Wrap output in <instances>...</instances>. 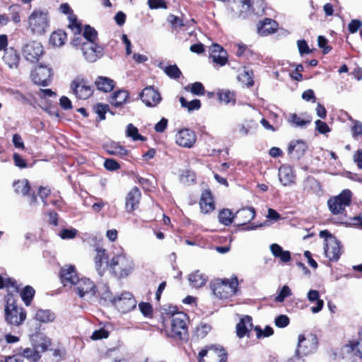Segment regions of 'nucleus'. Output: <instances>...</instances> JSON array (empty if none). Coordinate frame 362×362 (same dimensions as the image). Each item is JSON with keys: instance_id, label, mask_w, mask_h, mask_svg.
Masks as SVG:
<instances>
[{"instance_id": "obj_1", "label": "nucleus", "mask_w": 362, "mask_h": 362, "mask_svg": "<svg viewBox=\"0 0 362 362\" xmlns=\"http://www.w3.org/2000/svg\"><path fill=\"white\" fill-rule=\"evenodd\" d=\"M134 267L133 259L122 249L112 257L109 264L110 271L118 279L127 277L133 272Z\"/></svg>"}, {"instance_id": "obj_2", "label": "nucleus", "mask_w": 362, "mask_h": 362, "mask_svg": "<svg viewBox=\"0 0 362 362\" xmlns=\"http://www.w3.org/2000/svg\"><path fill=\"white\" fill-rule=\"evenodd\" d=\"M28 29L33 35H43L49 28V16L47 10L35 9L28 18Z\"/></svg>"}, {"instance_id": "obj_3", "label": "nucleus", "mask_w": 362, "mask_h": 362, "mask_svg": "<svg viewBox=\"0 0 362 362\" xmlns=\"http://www.w3.org/2000/svg\"><path fill=\"white\" fill-rule=\"evenodd\" d=\"M170 329L168 331V335L175 339H185L188 336L187 315L182 312L173 313L170 317Z\"/></svg>"}, {"instance_id": "obj_4", "label": "nucleus", "mask_w": 362, "mask_h": 362, "mask_svg": "<svg viewBox=\"0 0 362 362\" xmlns=\"http://www.w3.org/2000/svg\"><path fill=\"white\" fill-rule=\"evenodd\" d=\"M238 286L237 277L231 279H216L211 284L213 293L220 299H226L234 296L238 291Z\"/></svg>"}, {"instance_id": "obj_5", "label": "nucleus", "mask_w": 362, "mask_h": 362, "mask_svg": "<svg viewBox=\"0 0 362 362\" xmlns=\"http://www.w3.org/2000/svg\"><path fill=\"white\" fill-rule=\"evenodd\" d=\"M5 318L11 325L19 326L26 318V313L22 308H18L13 297L9 293L6 296Z\"/></svg>"}, {"instance_id": "obj_6", "label": "nucleus", "mask_w": 362, "mask_h": 362, "mask_svg": "<svg viewBox=\"0 0 362 362\" xmlns=\"http://www.w3.org/2000/svg\"><path fill=\"white\" fill-rule=\"evenodd\" d=\"M352 199V192L345 189L338 195L330 197L327 201V206L330 212L334 215L342 214L346 207L350 206Z\"/></svg>"}, {"instance_id": "obj_7", "label": "nucleus", "mask_w": 362, "mask_h": 362, "mask_svg": "<svg viewBox=\"0 0 362 362\" xmlns=\"http://www.w3.org/2000/svg\"><path fill=\"white\" fill-rule=\"evenodd\" d=\"M317 346L318 339L315 334H299L296 354L298 357L312 354L317 351Z\"/></svg>"}, {"instance_id": "obj_8", "label": "nucleus", "mask_w": 362, "mask_h": 362, "mask_svg": "<svg viewBox=\"0 0 362 362\" xmlns=\"http://www.w3.org/2000/svg\"><path fill=\"white\" fill-rule=\"evenodd\" d=\"M199 362H226L227 354L221 346L211 345L199 353Z\"/></svg>"}, {"instance_id": "obj_9", "label": "nucleus", "mask_w": 362, "mask_h": 362, "mask_svg": "<svg viewBox=\"0 0 362 362\" xmlns=\"http://www.w3.org/2000/svg\"><path fill=\"white\" fill-rule=\"evenodd\" d=\"M53 71L52 68L43 65L39 64L35 67L30 72V78L32 81L40 86H49L52 80Z\"/></svg>"}, {"instance_id": "obj_10", "label": "nucleus", "mask_w": 362, "mask_h": 362, "mask_svg": "<svg viewBox=\"0 0 362 362\" xmlns=\"http://www.w3.org/2000/svg\"><path fill=\"white\" fill-rule=\"evenodd\" d=\"M111 302L122 313L134 310L137 303L132 293L128 291L115 296L111 299Z\"/></svg>"}, {"instance_id": "obj_11", "label": "nucleus", "mask_w": 362, "mask_h": 362, "mask_svg": "<svg viewBox=\"0 0 362 362\" xmlns=\"http://www.w3.org/2000/svg\"><path fill=\"white\" fill-rule=\"evenodd\" d=\"M255 210L253 207H245L238 210L234 216V219L237 221L238 226H243V229L245 230H251L257 229L261 227L262 225H255L251 223L247 226V223H250L255 217Z\"/></svg>"}, {"instance_id": "obj_12", "label": "nucleus", "mask_w": 362, "mask_h": 362, "mask_svg": "<svg viewBox=\"0 0 362 362\" xmlns=\"http://www.w3.org/2000/svg\"><path fill=\"white\" fill-rule=\"evenodd\" d=\"M343 252V246L337 238H331L324 245V252L329 261L337 262Z\"/></svg>"}, {"instance_id": "obj_13", "label": "nucleus", "mask_w": 362, "mask_h": 362, "mask_svg": "<svg viewBox=\"0 0 362 362\" xmlns=\"http://www.w3.org/2000/svg\"><path fill=\"white\" fill-rule=\"evenodd\" d=\"M23 54L27 61L37 62L43 54V47L40 42H30L23 47Z\"/></svg>"}, {"instance_id": "obj_14", "label": "nucleus", "mask_w": 362, "mask_h": 362, "mask_svg": "<svg viewBox=\"0 0 362 362\" xmlns=\"http://www.w3.org/2000/svg\"><path fill=\"white\" fill-rule=\"evenodd\" d=\"M71 88L77 98L86 100L92 95L93 88L88 85L83 78L77 77L71 84Z\"/></svg>"}, {"instance_id": "obj_15", "label": "nucleus", "mask_w": 362, "mask_h": 362, "mask_svg": "<svg viewBox=\"0 0 362 362\" xmlns=\"http://www.w3.org/2000/svg\"><path fill=\"white\" fill-rule=\"evenodd\" d=\"M81 50L85 59L89 62H95L103 53V48L97 43H83Z\"/></svg>"}, {"instance_id": "obj_16", "label": "nucleus", "mask_w": 362, "mask_h": 362, "mask_svg": "<svg viewBox=\"0 0 362 362\" xmlns=\"http://www.w3.org/2000/svg\"><path fill=\"white\" fill-rule=\"evenodd\" d=\"M176 144L182 147L191 148L197 141L194 131L185 128L180 129L175 136Z\"/></svg>"}, {"instance_id": "obj_17", "label": "nucleus", "mask_w": 362, "mask_h": 362, "mask_svg": "<svg viewBox=\"0 0 362 362\" xmlns=\"http://www.w3.org/2000/svg\"><path fill=\"white\" fill-rule=\"evenodd\" d=\"M139 97L148 107H156L162 99L160 93L152 86L146 87L140 93Z\"/></svg>"}, {"instance_id": "obj_18", "label": "nucleus", "mask_w": 362, "mask_h": 362, "mask_svg": "<svg viewBox=\"0 0 362 362\" xmlns=\"http://www.w3.org/2000/svg\"><path fill=\"white\" fill-rule=\"evenodd\" d=\"M75 289L80 297H84L86 295L93 296L96 293V287L90 279L88 278L78 277V280L74 284Z\"/></svg>"}, {"instance_id": "obj_19", "label": "nucleus", "mask_w": 362, "mask_h": 362, "mask_svg": "<svg viewBox=\"0 0 362 362\" xmlns=\"http://www.w3.org/2000/svg\"><path fill=\"white\" fill-rule=\"evenodd\" d=\"M59 11L66 15H68V19L69 23L68 25L69 28L75 33L79 34L81 33V24L78 21L76 16L74 13L73 10L71 8L67 3L62 4L59 7Z\"/></svg>"}, {"instance_id": "obj_20", "label": "nucleus", "mask_w": 362, "mask_h": 362, "mask_svg": "<svg viewBox=\"0 0 362 362\" xmlns=\"http://www.w3.org/2000/svg\"><path fill=\"white\" fill-rule=\"evenodd\" d=\"M60 279L64 286L68 285H74L78 280V276L76 268L73 265H69L62 267L59 274Z\"/></svg>"}, {"instance_id": "obj_21", "label": "nucleus", "mask_w": 362, "mask_h": 362, "mask_svg": "<svg viewBox=\"0 0 362 362\" xmlns=\"http://www.w3.org/2000/svg\"><path fill=\"white\" fill-rule=\"evenodd\" d=\"M253 327L252 318L250 315H244L240 319L239 322L236 325V335L238 338L242 339L245 337L250 336V332Z\"/></svg>"}, {"instance_id": "obj_22", "label": "nucleus", "mask_w": 362, "mask_h": 362, "mask_svg": "<svg viewBox=\"0 0 362 362\" xmlns=\"http://www.w3.org/2000/svg\"><path fill=\"white\" fill-rule=\"evenodd\" d=\"M95 266L97 272L102 276L105 271L109 267L110 262L107 261L108 255L105 249L97 247L95 249Z\"/></svg>"}, {"instance_id": "obj_23", "label": "nucleus", "mask_w": 362, "mask_h": 362, "mask_svg": "<svg viewBox=\"0 0 362 362\" xmlns=\"http://www.w3.org/2000/svg\"><path fill=\"white\" fill-rule=\"evenodd\" d=\"M307 148V144L303 140L291 141L288 146V153L292 158L299 160L304 155Z\"/></svg>"}, {"instance_id": "obj_24", "label": "nucleus", "mask_w": 362, "mask_h": 362, "mask_svg": "<svg viewBox=\"0 0 362 362\" xmlns=\"http://www.w3.org/2000/svg\"><path fill=\"white\" fill-rule=\"evenodd\" d=\"M141 197V192L137 187H133L126 197V210L127 212H133L139 206Z\"/></svg>"}, {"instance_id": "obj_25", "label": "nucleus", "mask_w": 362, "mask_h": 362, "mask_svg": "<svg viewBox=\"0 0 362 362\" xmlns=\"http://www.w3.org/2000/svg\"><path fill=\"white\" fill-rule=\"evenodd\" d=\"M279 179L284 186H288L295 182V175L289 165H281L279 169Z\"/></svg>"}, {"instance_id": "obj_26", "label": "nucleus", "mask_w": 362, "mask_h": 362, "mask_svg": "<svg viewBox=\"0 0 362 362\" xmlns=\"http://www.w3.org/2000/svg\"><path fill=\"white\" fill-rule=\"evenodd\" d=\"M199 205L203 213L211 212L215 209L214 201L210 190H204L202 193Z\"/></svg>"}, {"instance_id": "obj_27", "label": "nucleus", "mask_w": 362, "mask_h": 362, "mask_svg": "<svg viewBox=\"0 0 362 362\" xmlns=\"http://www.w3.org/2000/svg\"><path fill=\"white\" fill-rule=\"evenodd\" d=\"M257 29L260 35L267 36L277 30L278 23L274 20L266 18L260 22Z\"/></svg>"}, {"instance_id": "obj_28", "label": "nucleus", "mask_w": 362, "mask_h": 362, "mask_svg": "<svg viewBox=\"0 0 362 362\" xmlns=\"http://www.w3.org/2000/svg\"><path fill=\"white\" fill-rule=\"evenodd\" d=\"M104 149L111 156L124 157L128 154V150L118 142L110 141L104 144Z\"/></svg>"}, {"instance_id": "obj_29", "label": "nucleus", "mask_w": 362, "mask_h": 362, "mask_svg": "<svg viewBox=\"0 0 362 362\" xmlns=\"http://www.w3.org/2000/svg\"><path fill=\"white\" fill-rule=\"evenodd\" d=\"M213 62L220 65L224 66L228 61L226 52L223 47L218 44H214L212 46V53L211 54Z\"/></svg>"}, {"instance_id": "obj_30", "label": "nucleus", "mask_w": 362, "mask_h": 362, "mask_svg": "<svg viewBox=\"0 0 362 362\" xmlns=\"http://www.w3.org/2000/svg\"><path fill=\"white\" fill-rule=\"evenodd\" d=\"M3 59L10 68H17L19 64L20 56L17 50L10 47L5 49Z\"/></svg>"}, {"instance_id": "obj_31", "label": "nucleus", "mask_w": 362, "mask_h": 362, "mask_svg": "<svg viewBox=\"0 0 362 362\" xmlns=\"http://www.w3.org/2000/svg\"><path fill=\"white\" fill-rule=\"evenodd\" d=\"M269 247L273 256L279 258L281 262L288 263L290 262L291 257L289 251L284 250L283 247L277 243L272 244Z\"/></svg>"}, {"instance_id": "obj_32", "label": "nucleus", "mask_w": 362, "mask_h": 362, "mask_svg": "<svg viewBox=\"0 0 362 362\" xmlns=\"http://www.w3.org/2000/svg\"><path fill=\"white\" fill-rule=\"evenodd\" d=\"M129 94L126 90H119L115 91L110 98V103L115 107H120L127 103Z\"/></svg>"}, {"instance_id": "obj_33", "label": "nucleus", "mask_w": 362, "mask_h": 362, "mask_svg": "<svg viewBox=\"0 0 362 362\" xmlns=\"http://www.w3.org/2000/svg\"><path fill=\"white\" fill-rule=\"evenodd\" d=\"M188 280L192 286L200 288L204 286L207 281V276L201 273L199 270H196L188 276Z\"/></svg>"}, {"instance_id": "obj_34", "label": "nucleus", "mask_w": 362, "mask_h": 362, "mask_svg": "<svg viewBox=\"0 0 362 362\" xmlns=\"http://www.w3.org/2000/svg\"><path fill=\"white\" fill-rule=\"evenodd\" d=\"M307 298L310 302H316V305L311 308L313 313H317L322 310L324 301L320 298V293L318 291L310 290L307 294Z\"/></svg>"}, {"instance_id": "obj_35", "label": "nucleus", "mask_w": 362, "mask_h": 362, "mask_svg": "<svg viewBox=\"0 0 362 362\" xmlns=\"http://www.w3.org/2000/svg\"><path fill=\"white\" fill-rule=\"evenodd\" d=\"M157 66L171 79L177 80L182 76V72L176 64L164 66L163 62H160Z\"/></svg>"}, {"instance_id": "obj_36", "label": "nucleus", "mask_w": 362, "mask_h": 362, "mask_svg": "<svg viewBox=\"0 0 362 362\" xmlns=\"http://www.w3.org/2000/svg\"><path fill=\"white\" fill-rule=\"evenodd\" d=\"M95 85L98 90L107 93L113 90L115 83L110 78L98 76L95 81Z\"/></svg>"}, {"instance_id": "obj_37", "label": "nucleus", "mask_w": 362, "mask_h": 362, "mask_svg": "<svg viewBox=\"0 0 362 362\" xmlns=\"http://www.w3.org/2000/svg\"><path fill=\"white\" fill-rule=\"evenodd\" d=\"M238 80L247 87L250 88L254 86V73L251 69L244 67L243 70L238 74Z\"/></svg>"}, {"instance_id": "obj_38", "label": "nucleus", "mask_w": 362, "mask_h": 362, "mask_svg": "<svg viewBox=\"0 0 362 362\" xmlns=\"http://www.w3.org/2000/svg\"><path fill=\"white\" fill-rule=\"evenodd\" d=\"M235 3L240 8L239 13L240 18H246L253 12L250 0H235Z\"/></svg>"}, {"instance_id": "obj_39", "label": "nucleus", "mask_w": 362, "mask_h": 362, "mask_svg": "<svg viewBox=\"0 0 362 362\" xmlns=\"http://www.w3.org/2000/svg\"><path fill=\"white\" fill-rule=\"evenodd\" d=\"M303 189L308 192L318 193L321 189L320 182L313 177H308L303 182Z\"/></svg>"}, {"instance_id": "obj_40", "label": "nucleus", "mask_w": 362, "mask_h": 362, "mask_svg": "<svg viewBox=\"0 0 362 362\" xmlns=\"http://www.w3.org/2000/svg\"><path fill=\"white\" fill-rule=\"evenodd\" d=\"M66 40V33L62 30H59L57 31L53 32L49 37V42L54 46L60 47L65 43V40Z\"/></svg>"}, {"instance_id": "obj_41", "label": "nucleus", "mask_w": 362, "mask_h": 362, "mask_svg": "<svg viewBox=\"0 0 362 362\" xmlns=\"http://www.w3.org/2000/svg\"><path fill=\"white\" fill-rule=\"evenodd\" d=\"M55 318L54 313L49 310H38L35 313V319L42 322H52Z\"/></svg>"}, {"instance_id": "obj_42", "label": "nucleus", "mask_w": 362, "mask_h": 362, "mask_svg": "<svg viewBox=\"0 0 362 362\" xmlns=\"http://www.w3.org/2000/svg\"><path fill=\"white\" fill-rule=\"evenodd\" d=\"M35 289L30 286H25L22 289V291L20 292V296L25 305L28 306L30 305L35 296Z\"/></svg>"}, {"instance_id": "obj_43", "label": "nucleus", "mask_w": 362, "mask_h": 362, "mask_svg": "<svg viewBox=\"0 0 362 362\" xmlns=\"http://www.w3.org/2000/svg\"><path fill=\"white\" fill-rule=\"evenodd\" d=\"M126 136L131 138L133 141H146V137L139 133L137 127L133 124H129L126 129Z\"/></svg>"}, {"instance_id": "obj_44", "label": "nucleus", "mask_w": 362, "mask_h": 362, "mask_svg": "<svg viewBox=\"0 0 362 362\" xmlns=\"http://www.w3.org/2000/svg\"><path fill=\"white\" fill-rule=\"evenodd\" d=\"M234 220V215L230 210L224 209L220 211L218 214V221L224 226H229Z\"/></svg>"}, {"instance_id": "obj_45", "label": "nucleus", "mask_w": 362, "mask_h": 362, "mask_svg": "<svg viewBox=\"0 0 362 362\" xmlns=\"http://www.w3.org/2000/svg\"><path fill=\"white\" fill-rule=\"evenodd\" d=\"M83 37L85 40H87L86 42L96 43V40L98 39V33L94 28L89 25H86L84 27Z\"/></svg>"}, {"instance_id": "obj_46", "label": "nucleus", "mask_w": 362, "mask_h": 362, "mask_svg": "<svg viewBox=\"0 0 362 362\" xmlns=\"http://www.w3.org/2000/svg\"><path fill=\"white\" fill-rule=\"evenodd\" d=\"M180 103L182 107H185L189 112L198 110L201 107V101L199 99H194L188 102L184 97L180 98Z\"/></svg>"}, {"instance_id": "obj_47", "label": "nucleus", "mask_w": 362, "mask_h": 362, "mask_svg": "<svg viewBox=\"0 0 362 362\" xmlns=\"http://www.w3.org/2000/svg\"><path fill=\"white\" fill-rule=\"evenodd\" d=\"M13 187L16 193H21L23 196L28 194L30 186L28 180H18L14 182Z\"/></svg>"}, {"instance_id": "obj_48", "label": "nucleus", "mask_w": 362, "mask_h": 362, "mask_svg": "<svg viewBox=\"0 0 362 362\" xmlns=\"http://www.w3.org/2000/svg\"><path fill=\"white\" fill-rule=\"evenodd\" d=\"M23 356V359L27 358L33 362H37L40 358V354L36 351L35 348H25L23 349L22 353H21Z\"/></svg>"}, {"instance_id": "obj_49", "label": "nucleus", "mask_w": 362, "mask_h": 362, "mask_svg": "<svg viewBox=\"0 0 362 362\" xmlns=\"http://www.w3.org/2000/svg\"><path fill=\"white\" fill-rule=\"evenodd\" d=\"M218 99L220 101L225 103L226 104L235 103V95L234 92H231L228 90H223L218 93Z\"/></svg>"}, {"instance_id": "obj_50", "label": "nucleus", "mask_w": 362, "mask_h": 362, "mask_svg": "<svg viewBox=\"0 0 362 362\" xmlns=\"http://www.w3.org/2000/svg\"><path fill=\"white\" fill-rule=\"evenodd\" d=\"M288 122L291 124V126H293L294 127H301V128L305 127L307 124H308L310 122V120H305L303 118H300L295 113L291 114L290 115Z\"/></svg>"}, {"instance_id": "obj_51", "label": "nucleus", "mask_w": 362, "mask_h": 362, "mask_svg": "<svg viewBox=\"0 0 362 362\" xmlns=\"http://www.w3.org/2000/svg\"><path fill=\"white\" fill-rule=\"evenodd\" d=\"M196 180L195 173L189 170H185L180 175V180L185 185H190L194 183Z\"/></svg>"}, {"instance_id": "obj_52", "label": "nucleus", "mask_w": 362, "mask_h": 362, "mask_svg": "<svg viewBox=\"0 0 362 362\" xmlns=\"http://www.w3.org/2000/svg\"><path fill=\"white\" fill-rule=\"evenodd\" d=\"M51 345V341L49 338L45 336H41L40 341L34 344V346L40 354V352H44L47 350L48 347Z\"/></svg>"}, {"instance_id": "obj_53", "label": "nucleus", "mask_w": 362, "mask_h": 362, "mask_svg": "<svg viewBox=\"0 0 362 362\" xmlns=\"http://www.w3.org/2000/svg\"><path fill=\"white\" fill-rule=\"evenodd\" d=\"M93 110L98 115L99 119L104 120L105 119V114L107 111H109L108 105H104L102 103H97Z\"/></svg>"}, {"instance_id": "obj_54", "label": "nucleus", "mask_w": 362, "mask_h": 362, "mask_svg": "<svg viewBox=\"0 0 362 362\" xmlns=\"http://www.w3.org/2000/svg\"><path fill=\"white\" fill-rule=\"evenodd\" d=\"M256 332L257 338L259 339L262 337H269L274 334V329L270 326H266L262 330L260 327L256 326L255 327Z\"/></svg>"}, {"instance_id": "obj_55", "label": "nucleus", "mask_w": 362, "mask_h": 362, "mask_svg": "<svg viewBox=\"0 0 362 362\" xmlns=\"http://www.w3.org/2000/svg\"><path fill=\"white\" fill-rule=\"evenodd\" d=\"M77 230L71 228H64L59 233L58 235L63 240L74 239L77 235Z\"/></svg>"}, {"instance_id": "obj_56", "label": "nucleus", "mask_w": 362, "mask_h": 362, "mask_svg": "<svg viewBox=\"0 0 362 362\" xmlns=\"http://www.w3.org/2000/svg\"><path fill=\"white\" fill-rule=\"evenodd\" d=\"M8 93L16 100L20 101L23 104L30 103V100L18 90L11 89L8 90Z\"/></svg>"}, {"instance_id": "obj_57", "label": "nucleus", "mask_w": 362, "mask_h": 362, "mask_svg": "<svg viewBox=\"0 0 362 362\" xmlns=\"http://www.w3.org/2000/svg\"><path fill=\"white\" fill-rule=\"evenodd\" d=\"M291 294L292 293L290 288L285 285L281 288L279 294L275 298V300L276 302L281 303L285 300L286 298L291 296Z\"/></svg>"}, {"instance_id": "obj_58", "label": "nucleus", "mask_w": 362, "mask_h": 362, "mask_svg": "<svg viewBox=\"0 0 362 362\" xmlns=\"http://www.w3.org/2000/svg\"><path fill=\"white\" fill-rule=\"evenodd\" d=\"M104 167L108 171H116L121 168L119 163L113 158H106L104 161Z\"/></svg>"}, {"instance_id": "obj_59", "label": "nucleus", "mask_w": 362, "mask_h": 362, "mask_svg": "<svg viewBox=\"0 0 362 362\" xmlns=\"http://www.w3.org/2000/svg\"><path fill=\"white\" fill-rule=\"evenodd\" d=\"M109 337V332L105 329L104 327H101L98 329L95 330L92 335L91 339L93 340H99L103 339H106Z\"/></svg>"}, {"instance_id": "obj_60", "label": "nucleus", "mask_w": 362, "mask_h": 362, "mask_svg": "<svg viewBox=\"0 0 362 362\" xmlns=\"http://www.w3.org/2000/svg\"><path fill=\"white\" fill-rule=\"evenodd\" d=\"M315 129L320 134H325L327 133H329L331 131V129L328 126V124L320 120L317 119L315 122Z\"/></svg>"}, {"instance_id": "obj_61", "label": "nucleus", "mask_w": 362, "mask_h": 362, "mask_svg": "<svg viewBox=\"0 0 362 362\" xmlns=\"http://www.w3.org/2000/svg\"><path fill=\"white\" fill-rule=\"evenodd\" d=\"M190 91L195 95H204L205 89L203 84L200 82H194L191 84Z\"/></svg>"}, {"instance_id": "obj_62", "label": "nucleus", "mask_w": 362, "mask_h": 362, "mask_svg": "<svg viewBox=\"0 0 362 362\" xmlns=\"http://www.w3.org/2000/svg\"><path fill=\"white\" fill-rule=\"evenodd\" d=\"M289 317L286 315H280L275 318L274 323L277 327L284 328L289 325Z\"/></svg>"}, {"instance_id": "obj_63", "label": "nucleus", "mask_w": 362, "mask_h": 362, "mask_svg": "<svg viewBox=\"0 0 362 362\" xmlns=\"http://www.w3.org/2000/svg\"><path fill=\"white\" fill-rule=\"evenodd\" d=\"M298 49L301 56L312 53V50L309 48L307 42L305 40H299L297 41Z\"/></svg>"}, {"instance_id": "obj_64", "label": "nucleus", "mask_w": 362, "mask_h": 362, "mask_svg": "<svg viewBox=\"0 0 362 362\" xmlns=\"http://www.w3.org/2000/svg\"><path fill=\"white\" fill-rule=\"evenodd\" d=\"M211 330V326L208 324H200L199 326L197 327L196 334L199 338H204L208 334V332Z\"/></svg>"}]
</instances>
